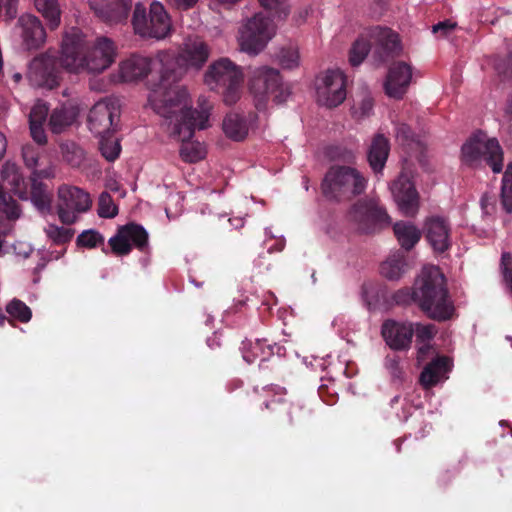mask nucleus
Wrapping results in <instances>:
<instances>
[{
	"instance_id": "1",
	"label": "nucleus",
	"mask_w": 512,
	"mask_h": 512,
	"mask_svg": "<svg viewBox=\"0 0 512 512\" xmlns=\"http://www.w3.org/2000/svg\"><path fill=\"white\" fill-rule=\"evenodd\" d=\"M210 55L208 44L199 37H189L181 45L176 54L160 51L157 59L160 64V75L155 83H151L148 101L158 115H168L175 111H185L191 104L185 87L178 83L187 69L200 70Z\"/></svg>"
},
{
	"instance_id": "2",
	"label": "nucleus",
	"mask_w": 512,
	"mask_h": 512,
	"mask_svg": "<svg viewBox=\"0 0 512 512\" xmlns=\"http://www.w3.org/2000/svg\"><path fill=\"white\" fill-rule=\"evenodd\" d=\"M116 55L115 43L106 36L97 37L88 45L81 30L71 28L62 39V65L71 72L102 73L115 62Z\"/></svg>"
},
{
	"instance_id": "3",
	"label": "nucleus",
	"mask_w": 512,
	"mask_h": 512,
	"mask_svg": "<svg viewBox=\"0 0 512 512\" xmlns=\"http://www.w3.org/2000/svg\"><path fill=\"white\" fill-rule=\"evenodd\" d=\"M416 305L430 319L450 320L455 312L447 281L437 266L424 267L414 281Z\"/></svg>"
},
{
	"instance_id": "4",
	"label": "nucleus",
	"mask_w": 512,
	"mask_h": 512,
	"mask_svg": "<svg viewBox=\"0 0 512 512\" xmlns=\"http://www.w3.org/2000/svg\"><path fill=\"white\" fill-rule=\"evenodd\" d=\"M167 126L170 136L182 142L180 157L184 162L195 163L205 157V149L199 142H191L196 128L205 129L209 118V108L202 107L201 111L187 104L185 111H175L168 115H160Z\"/></svg>"
},
{
	"instance_id": "5",
	"label": "nucleus",
	"mask_w": 512,
	"mask_h": 512,
	"mask_svg": "<svg viewBox=\"0 0 512 512\" xmlns=\"http://www.w3.org/2000/svg\"><path fill=\"white\" fill-rule=\"evenodd\" d=\"M368 180L361 171L350 165H331L322 179V195L331 202H348L362 195Z\"/></svg>"
},
{
	"instance_id": "6",
	"label": "nucleus",
	"mask_w": 512,
	"mask_h": 512,
	"mask_svg": "<svg viewBox=\"0 0 512 512\" xmlns=\"http://www.w3.org/2000/svg\"><path fill=\"white\" fill-rule=\"evenodd\" d=\"M2 175L11 185L13 193L20 199H30L33 205L42 213L51 211L52 190L47 184L40 181V179L53 177V171L50 167L35 170L31 173L30 190H28V184L15 165L7 164L2 171Z\"/></svg>"
},
{
	"instance_id": "7",
	"label": "nucleus",
	"mask_w": 512,
	"mask_h": 512,
	"mask_svg": "<svg viewBox=\"0 0 512 512\" xmlns=\"http://www.w3.org/2000/svg\"><path fill=\"white\" fill-rule=\"evenodd\" d=\"M243 79L241 67L225 57L211 63L204 75L205 83L211 90L221 92L227 105L240 99Z\"/></svg>"
},
{
	"instance_id": "8",
	"label": "nucleus",
	"mask_w": 512,
	"mask_h": 512,
	"mask_svg": "<svg viewBox=\"0 0 512 512\" xmlns=\"http://www.w3.org/2000/svg\"><path fill=\"white\" fill-rule=\"evenodd\" d=\"M134 33L141 38H166L171 31V20L164 6L157 1L147 5L137 2L131 17Z\"/></svg>"
},
{
	"instance_id": "9",
	"label": "nucleus",
	"mask_w": 512,
	"mask_h": 512,
	"mask_svg": "<svg viewBox=\"0 0 512 512\" xmlns=\"http://www.w3.org/2000/svg\"><path fill=\"white\" fill-rule=\"evenodd\" d=\"M461 159L470 167H475L484 159L494 173L503 169L504 153L496 138H487L482 131H477L461 147Z\"/></svg>"
},
{
	"instance_id": "10",
	"label": "nucleus",
	"mask_w": 512,
	"mask_h": 512,
	"mask_svg": "<svg viewBox=\"0 0 512 512\" xmlns=\"http://www.w3.org/2000/svg\"><path fill=\"white\" fill-rule=\"evenodd\" d=\"M347 220L357 231L364 234L374 233L390 223L386 210L374 198H362L351 205Z\"/></svg>"
},
{
	"instance_id": "11",
	"label": "nucleus",
	"mask_w": 512,
	"mask_h": 512,
	"mask_svg": "<svg viewBox=\"0 0 512 512\" xmlns=\"http://www.w3.org/2000/svg\"><path fill=\"white\" fill-rule=\"evenodd\" d=\"M58 198V217L65 225L74 224L78 214L87 212L92 205L90 195L76 186L62 185L58 189Z\"/></svg>"
},
{
	"instance_id": "12",
	"label": "nucleus",
	"mask_w": 512,
	"mask_h": 512,
	"mask_svg": "<svg viewBox=\"0 0 512 512\" xmlns=\"http://www.w3.org/2000/svg\"><path fill=\"white\" fill-rule=\"evenodd\" d=\"M61 67L65 68L61 57L47 51L30 62L28 78L33 85L51 90L59 85Z\"/></svg>"
},
{
	"instance_id": "13",
	"label": "nucleus",
	"mask_w": 512,
	"mask_h": 512,
	"mask_svg": "<svg viewBox=\"0 0 512 512\" xmlns=\"http://www.w3.org/2000/svg\"><path fill=\"white\" fill-rule=\"evenodd\" d=\"M263 11L258 12V54L276 35L275 20H284L289 14L285 0H258Z\"/></svg>"
},
{
	"instance_id": "14",
	"label": "nucleus",
	"mask_w": 512,
	"mask_h": 512,
	"mask_svg": "<svg viewBox=\"0 0 512 512\" xmlns=\"http://www.w3.org/2000/svg\"><path fill=\"white\" fill-rule=\"evenodd\" d=\"M346 77L340 70H327L316 79L317 103L335 108L346 99Z\"/></svg>"
},
{
	"instance_id": "15",
	"label": "nucleus",
	"mask_w": 512,
	"mask_h": 512,
	"mask_svg": "<svg viewBox=\"0 0 512 512\" xmlns=\"http://www.w3.org/2000/svg\"><path fill=\"white\" fill-rule=\"evenodd\" d=\"M108 243L113 254L117 256L128 255L133 246L141 251L147 247L148 233L142 225L131 222L120 226Z\"/></svg>"
},
{
	"instance_id": "16",
	"label": "nucleus",
	"mask_w": 512,
	"mask_h": 512,
	"mask_svg": "<svg viewBox=\"0 0 512 512\" xmlns=\"http://www.w3.org/2000/svg\"><path fill=\"white\" fill-rule=\"evenodd\" d=\"M289 94V90L284 88L279 70L268 66L258 68V112L262 105H266L269 96L273 97L275 103L281 104Z\"/></svg>"
},
{
	"instance_id": "17",
	"label": "nucleus",
	"mask_w": 512,
	"mask_h": 512,
	"mask_svg": "<svg viewBox=\"0 0 512 512\" xmlns=\"http://www.w3.org/2000/svg\"><path fill=\"white\" fill-rule=\"evenodd\" d=\"M119 118V109L113 101L101 100L89 111L88 127L96 136L109 134Z\"/></svg>"
},
{
	"instance_id": "18",
	"label": "nucleus",
	"mask_w": 512,
	"mask_h": 512,
	"mask_svg": "<svg viewBox=\"0 0 512 512\" xmlns=\"http://www.w3.org/2000/svg\"><path fill=\"white\" fill-rule=\"evenodd\" d=\"M368 37L375 45V57L380 62L398 55L402 49L397 33L387 27L375 26L368 30Z\"/></svg>"
},
{
	"instance_id": "19",
	"label": "nucleus",
	"mask_w": 512,
	"mask_h": 512,
	"mask_svg": "<svg viewBox=\"0 0 512 512\" xmlns=\"http://www.w3.org/2000/svg\"><path fill=\"white\" fill-rule=\"evenodd\" d=\"M392 195L399 210L408 217L416 215L419 209V195L412 181L400 175L391 186Z\"/></svg>"
},
{
	"instance_id": "20",
	"label": "nucleus",
	"mask_w": 512,
	"mask_h": 512,
	"mask_svg": "<svg viewBox=\"0 0 512 512\" xmlns=\"http://www.w3.org/2000/svg\"><path fill=\"white\" fill-rule=\"evenodd\" d=\"M381 335L392 350L405 351L411 346L414 327L409 322L388 319L381 326Z\"/></svg>"
},
{
	"instance_id": "21",
	"label": "nucleus",
	"mask_w": 512,
	"mask_h": 512,
	"mask_svg": "<svg viewBox=\"0 0 512 512\" xmlns=\"http://www.w3.org/2000/svg\"><path fill=\"white\" fill-rule=\"evenodd\" d=\"M450 232V225L443 217L432 216L425 220V238L436 253H444L451 247Z\"/></svg>"
},
{
	"instance_id": "22",
	"label": "nucleus",
	"mask_w": 512,
	"mask_h": 512,
	"mask_svg": "<svg viewBox=\"0 0 512 512\" xmlns=\"http://www.w3.org/2000/svg\"><path fill=\"white\" fill-rule=\"evenodd\" d=\"M412 78V67L405 62L394 63L384 82L385 93L394 99H401L406 93Z\"/></svg>"
},
{
	"instance_id": "23",
	"label": "nucleus",
	"mask_w": 512,
	"mask_h": 512,
	"mask_svg": "<svg viewBox=\"0 0 512 512\" xmlns=\"http://www.w3.org/2000/svg\"><path fill=\"white\" fill-rule=\"evenodd\" d=\"M159 66L157 57L152 60L148 57L134 55L122 61L120 64V76L125 82H132L143 79L148 73Z\"/></svg>"
},
{
	"instance_id": "24",
	"label": "nucleus",
	"mask_w": 512,
	"mask_h": 512,
	"mask_svg": "<svg viewBox=\"0 0 512 512\" xmlns=\"http://www.w3.org/2000/svg\"><path fill=\"white\" fill-rule=\"evenodd\" d=\"M22 27V38L27 49H39L46 41V31L39 18L26 14L19 18Z\"/></svg>"
},
{
	"instance_id": "25",
	"label": "nucleus",
	"mask_w": 512,
	"mask_h": 512,
	"mask_svg": "<svg viewBox=\"0 0 512 512\" xmlns=\"http://www.w3.org/2000/svg\"><path fill=\"white\" fill-rule=\"evenodd\" d=\"M132 6V0H107L96 9V14L109 25L123 24L127 23Z\"/></svg>"
},
{
	"instance_id": "26",
	"label": "nucleus",
	"mask_w": 512,
	"mask_h": 512,
	"mask_svg": "<svg viewBox=\"0 0 512 512\" xmlns=\"http://www.w3.org/2000/svg\"><path fill=\"white\" fill-rule=\"evenodd\" d=\"M450 371V359L446 356H439L428 363L422 370L419 382L424 389H430L437 385Z\"/></svg>"
},
{
	"instance_id": "27",
	"label": "nucleus",
	"mask_w": 512,
	"mask_h": 512,
	"mask_svg": "<svg viewBox=\"0 0 512 512\" xmlns=\"http://www.w3.org/2000/svg\"><path fill=\"white\" fill-rule=\"evenodd\" d=\"M390 152L389 140L383 134H376L367 153V160L375 173L383 170Z\"/></svg>"
},
{
	"instance_id": "28",
	"label": "nucleus",
	"mask_w": 512,
	"mask_h": 512,
	"mask_svg": "<svg viewBox=\"0 0 512 512\" xmlns=\"http://www.w3.org/2000/svg\"><path fill=\"white\" fill-rule=\"evenodd\" d=\"M78 116V109L73 105L63 104L56 107L49 118V128L52 133L60 134L70 127Z\"/></svg>"
},
{
	"instance_id": "29",
	"label": "nucleus",
	"mask_w": 512,
	"mask_h": 512,
	"mask_svg": "<svg viewBox=\"0 0 512 512\" xmlns=\"http://www.w3.org/2000/svg\"><path fill=\"white\" fill-rule=\"evenodd\" d=\"M394 235L406 251H410L420 241L422 232L411 222L399 221L393 225Z\"/></svg>"
},
{
	"instance_id": "30",
	"label": "nucleus",
	"mask_w": 512,
	"mask_h": 512,
	"mask_svg": "<svg viewBox=\"0 0 512 512\" xmlns=\"http://www.w3.org/2000/svg\"><path fill=\"white\" fill-rule=\"evenodd\" d=\"M238 43L242 52L256 55V14L251 15L240 26Z\"/></svg>"
},
{
	"instance_id": "31",
	"label": "nucleus",
	"mask_w": 512,
	"mask_h": 512,
	"mask_svg": "<svg viewBox=\"0 0 512 512\" xmlns=\"http://www.w3.org/2000/svg\"><path fill=\"white\" fill-rule=\"evenodd\" d=\"M223 131L227 137L240 141L247 133L248 127L246 121L238 114H227L223 120Z\"/></svg>"
},
{
	"instance_id": "32",
	"label": "nucleus",
	"mask_w": 512,
	"mask_h": 512,
	"mask_svg": "<svg viewBox=\"0 0 512 512\" xmlns=\"http://www.w3.org/2000/svg\"><path fill=\"white\" fill-rule=\"evenodd\" d=\"M36 9L48 21L51 30L56 29L60 24V10L57 0H34Z\"/></svg>"
},
{
	"instance_id": "33",
	"label": "nucleus",
	"mask_w": 512,
	"mask_h": 512,
	"mask_svg": "<svg viewBox=\"0 0 512 512\" xmlns=\"http://www.w3.org/2000/svg\"><path fill=\"white\" fill-rule=\"evenodd\" d=\"M405 266L404 257L394 255L381 264L380 272L388 280H399L404 273Z\"/></svg>"
},
{
	"instance_id": "34",
	"label": "nucleus",
	"mask_w": 512,
	"mask_h": 512,
	"mask_svg": "<svg viewBox=\"0 0 512 512\" xmlns=\"http://www.w3.org/2000/svg\"><path fill=\"white\" fill-rule=\"evenodd\" d=\"M99 138V150L101 155L109 162L115 161L121 152L119 140L110 135V133L99 136Z\"/></svg>"
},
{
	"instance_id": "35",
	"label": "nucleus",
	"mask_w": 512,
	"mask_h": 512,
	"mask_svg": "<svg viewBox=\"0 0 512 512\" xmlns=\"http://www.w3.org/2000/svg\"><path fill=\"white\" fill-rule=\"evenodd\" d=\"M501 203L507 213L512 212V162L508 163L503 175Z\"/></svg>"
},
{
	"instance_id": "36",
	"label": "nucleus",
	"mask_w": 512,
	"mask_h": 512,
	"mask_svg": "<svg viewBox=\"0 0 512 512\" xmlns=\"http://www.w3.org/2000/svg\"><path fill=\"white\" fill-rule=\"evenodd\" d=\"M371 49V40L359 37L350 49L349 61L352 66H358L367 57Z\"/></svg>"
},
{
	"instance_id": "37",
	"label": "nucleus",
	"mask_w": 512,
	"mask_h": 512,
	"mask_svg": "<svg viewBox=\"0 0 512 512\" xmlns=\"http://www.w3.org/2000/svg\"><path fill=\"white\" fill-rule=\"evenodd\" d=\"M6 312L22 323H27L32 318L31 309L20 299L14 298L6 305Z\"/></svg>"
},
{
	"instance_id": "38",
	"label": "nucleus",
	"mask_w": 512,
	"mask_h": 512,
	"mask_svg": "<svg viewBox=\"0 0 512 512\" xmlns=\"http://www.w3.org/2000/svg\"><path fill=\"white\" fill-rule=\"evenodd\" d=\"M272 61L284 69H293L299 65V54L294 49L280 48L272 55Z\"/></svg>"
},
{
	"instance_id": "39",
	"label": "nucleus",
	"mask_w": 512,
	"mask_h": 512,
	"mask_svg": "<svg viewBox=\"0 0 512 512\" xmlns=\"http://www.w3.org/2000/svg\"><path fill=\"white\" fill-rule=\"evenodd\" d=\"M325 155L330 161L352 164L355 161L354 152L341 145H330L325 148Z\"/></svg>"
},
{
	"instance_id": "40",
	"label": "nucleus",
	"mask_w": 512,
	"mask_h": 512,
	"mask_svg": "<svg viewBox=\"0 0 512 512\" xmlns=\"http://www.w3.org/2000/svg\"><path fill=\"white\" fill-rule=\"evenodd\" d=\"M0 211L10 220L18 219L20 207L17 202L8 194L0 184Z\"/></svg>"
},
{
	"instance_id": "41",
	"label": "nucleus",
	"mask_w": 512,
	"mask_h": 512,
	"mask_svg": "<svg viewBox=\"0 0 512 512\" xmlns=\"http://www.w3.org/2000/svg\"><path fill=\"white\" fill-rule=\"evenodd\" d=\"M47 237L56 245H64L71 241L74 230L71 228L59 227L54 224L48 225L45 228Z\"/></svg>"
},
{
	"instance_id": "42",
	"label": "nucleus",
	"mask_w": 512,
	"mask_h": 512,
	"mask_svg": "<svg viewBox=\"0 0 512 512\" xmlns=\"http://www.w3.org/2000/svg\"><path fill=\"white\" fill-rule=\"evenodd\" d=\"M97 213L101 218H114L118 214L112 196L106 191L99 196Z\"/></svg>"
},
{
	"instance_id": "43",
	"label": "nucleus",
	"mask_w": 512,
	"mask_h": 512,
	"mask_svg": "<svg viewBox=\"0 0 512 512\" xmlns=\"http://www.w3.org/2000/svg\"><path fill=\"white\" fill-rule=\"evenodd\" d=\"M76 243L85 248H95L104 243V237L96 230H85L78 235Z\"/></svg>"
},
{
	"instance_id": "44",
	"label": "nucleus",
	"mask_w": 512,
	"mask_h": 512,
	"mask_svg": "<svg viewBox=\"0 0 512 512\" xmlns=\"http://www.w3.org/2000/svg\"><path fill=\"white\" fill-rule=\"evenodd\" d=\"M39 157L40 150L38 147L31 144H27L22 147V158L24 164L28 169H31L32 172L38 170L37 167L39 166Z\"/></svg>"
},
{
	"instance_id": "45",
	"label": "nucleus",
	"mask_w": 512,
	"mask_h": 512,
	"mask_svg": "<svg viewBox=\"0 0 512 512\" xmlns=\"http://www.w3.org/2000/svg\"><path fill=\"white\" fill-rule=\"evenodd\" d=\"M385 367L390 373L394 382L402 383L404 380V371L400 366V357L397 355H387L385 357Z\"/></svg>"
},
{
	"instance_id": "46",
	"label": "nucleus",
	"mask_w": 512,
	"mask_h": 512,
	"mask_svg": "<svg viewBox=\"0 0 512 512\" xmlns=\"http://www.w3.org/2000/svg\"><path fill=\"white\" fill-rule=\"evenodd\" d=\"M49 112V107L46 105V103L38 102L36 103L29 115V125H44L47 116Z\"/></svg>"
},
{
	"instance_id": "47",
	"label": "nucleus",
	"mask_w": 512,
	"mask_h": 512,
	"mask_svg": "<svg viewBox=\"0 0 512 512\" xmlns=\"http://www.w3.org/2000/svg\"><path fill=\"white\" fill-rule=\"evenodd\" d=\"M392 299L397 305H409L411 303L416 304V297L414 296V286L412 288L404 287L397 290L393 294Z\"/></svg>"
},
{
	"instance_id": "48",
	"label": "nucleus",
	"mask_w": 512,
	"mask_h": 512,
	"mask_svg": "<svg viewBox=\"0 0 512 512\" xmlns=\"http://www.w3.org/2000/svg\"><path fill=\"white\" fill-rule=\"evenodd\" d=\"M494 69L503 81L512 78V59L499 58L494 63Z\"/></svg>"
},
{
	"instance_id": "49",
	"label": "nucleus",
	"mask_w": 512,
	"mask_h": 512,
	"mask_svg": "<svg viewBox=\"0 0 512 512\" xmlns=\"http://www.w3.org/2000/svg\"><path fill=\"white\" fill-rule=\"evenodd\" d=\"M501 267L504 281L512 294V255L504 252L501 257Z\"/></svg>"
},
{
	"instance_id": "50",
	"label": "nucleus",
	"mask_w": 512,
	"mask_h": 512,
	"mask_svg": "<svg viewBox=\"0 0 512 512\" xmlns=\"http://www.w3.org/2000/svg\"><path fill=\"white\" fill-rule=\"evenodd\" d=\"M396 138L400 144L408 145L415 141V133L409 125L400 123L396 127Z\"/></svg>"
},
{
	"instance_id": "51",
	"label": "nucleus",
	"mask_w": 512,
	"mask_h": 512,
	"mask_svg": "<svg viewBox=\"0 0 512 512\" xmlns=\"http://www.w3.org/2000/svg\"><path fill=\"white\" fill-rule=\"evenodd\" d=\"M374 106V100L371 94L365 89L363 90V96L359 103V112L360 116H368L370 115Z\"/></svg>"
},
{
	"instance_id": "52",
	"label": "nucleus",
	"mask_w": 512,
	"mask_h": 512,
	"mask_svg": "<svg viewBox=\"0 0 512 512\" xmlns=\"http://www.w3.org/2000/svg\"><path fill=\"white\" fill-rule=\"evenodd\" d=\"M414 333H416L417 339H420L421 341H427L434 337L435 326L432 324H428V325L417 324L416 329H414Z\"/></svg>"
},
{
	"instance_id": "53",
	"label": "nucleus",
	"mask_w": 512,
	"mask_h": 512,
	"mask_svg": "<svg viewBox=\"0 0 512 512\" xmlns=\"http://www.w3.org/2000/svg\"><path fill=\"white\" fill-rule=\"evenodd\" d=\"M30 133L33 138V140L39 144L44 145L47 142V137L45 134V130L43 128V125H30Z\"/></svg>"
},
{
	"instance_id": "54",
	"label": "nucleus",
	"mask_w": 512,
	"mask_h": 512,
	"mask_svg": "<svg viewBox=\"0 0 512 512\" xmlns=\"http://www.w3.org/2000/svg\"><path fill=\"white\" fill-rule=\"evenodd\" d=\"M456 25L457 24L455 22H451L450 20H445V21L435 24L432 27V31H433V33L440 32L442 36H446L455 29Z\"/></svg>"
},
{
	"instance_id": "55",
	"label": "nucleus",
	"mask_w": 512,
	"mask_h": 512,
	"mask_svg": "<svg viewBox=\"0 0 512 512\" xmlns=\"http://www.w3.org/2000/svg\"><path fill=\"white\" fill-rule=\"evenodd\" d=\"M242 357L247 364H252L255 360V354L253 352V344L251 341H243L240 347Z\"/></svg>"
},
{
	"instance_id": "56",
	"label": "nucleus",
	"mask_w": 512,
	"mask_h": 512,
	"mask_svg": "<svg viewBox=\"0 0 512 512\" xmlns=\"http://www.w3.org/2000/svg\"><path fill=\"white\" fill-rule=\"evenodd\" d=\"M170 5L178 10H188L192 8L198 0H167Z\"/></svg>"
},
{
	"instance_id": "57",
	"label": "nucleus",
	"mask_w": 512,
	"mask_h": 512,
	"mask_svg": "<svg viewBox=\"0 0 512 512\" xmlns=\"http://www.w3.org/2000/svg\"><path fill=\"white\" fill-rule=\"evenodd\" d=\"M302 407L298 404H292L290 407L289 415L291 420L301 418Z\"/></svg>"
},
{
	"instance_id": "58",
	"label": "nucleus",
	"mask_w": 512,
	"mask_h": 512,
	"mask_svg": "<svg viewBox=\"0 0 512 512\" xmlns=\"http://www.w3.org/2000/svg\"><path fill=\"white\" fill-rule=\"evenodd\" d=\"M16 4L17 3L6 4V14L10 19H13L16 17V14H17Z\"/></svg>"
},
{
	"instance_id": "59",
	"label": "nucleus",
	"mask_w": 512,
	"mask_h": 512,
	"mask_svg": "<svg viewBox=\"0 0 512 512\" xmlns=\"http://www.w3.org/2000/svg\"><path fill=\"white\" fill-rule=\"evenodd\" d=\"M6 148H7L6 138H5L4 134H2L0 132V159L4 156V154L6 152Z\"/></svg>"
},
{
	"instance_id": "60",
	"label": "nucleus",
	"mask_w": 512,
	"mask_h": 512,
	"mask_svg": "<svg viewBox=\"0 0 512 512\" xmlns=\"http://www.w3.org/2000/svg\"><path fill=\"white\" fill-rule=\"evenodd\" d=\"M217 3L222 5H233L237 3L239 0H215Z\"/></svg>"
},
{
	"instance_id": "61",
	"label": "nucleus",
	"mask_w": 512,
	"mask_h": 512,
	"mask_svg": "<svg viewBox=\"0 0 512 512\" xmlns=\"http://www.w3.org/2000/svg\"><path fill=\"white\" fill-rule=\"evenodd\" d=\"M21 79H22V75H21L20 73H15V74L13 75V80H14L15 82H19Z\"/></svg>"
},
{
	"instance_id": "62",
	"label": "nucleus",
	"mask_w": 512,
	"mask_h": 512,
	"mask_svg": "<svg viewBox=\"0 0 512 512\" xmlns=\"http://www.w3.org/2000/svg\"><path fill=\"white\" fill-rule=\"evenodd\" d=\"M427 349H428V346H422V347H420V348H419L418 352H419V354H422V353H424Z\"/></svg>"
},
{
	"instance_id": "63",
	"label": "nucleus",
	"mask_w": 512,
	"mask_h": 512,
	"mask_svg": "<svg viewBox=\"0 0 512 512\" xmlns=\"http://www.w3.org/2000/svg\"><path fill=\"white\" fill-rule=\"evenodd\" d=\"M486 200H487V196H486V195H484V196L482 197V199H481V204H482V206H483V207L485 206V204H487V201H486Z\"/></svg>"
},
{
	"instance_id": "64",
	"label": "nucleus",
	"mask_w": 512,
	"mask_h": 512,
	"mask_svg": "<svg viewBox=\"0 0 512 512\" xmlns=\"http://www.w3.org/2000/svg\"><path fill=\"white\" fill-rule=\"evenodd\" d=\"M235 221H236V224H235L236 227H239V224H240V226L243 225L241 219H235ZM232 224L234 225V223H232Z\"/></svg>"
}]
</instances>
